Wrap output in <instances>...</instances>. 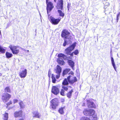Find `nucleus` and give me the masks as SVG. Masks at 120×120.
Listing matches in <instances>:
<instances>
[{
  "instance_id": "f257e3e1",
  "label": "nucleus",
  "mask_w": 120,
  "mask_h": 120,
  "mask_svg": "<svg viewBox=\"0 0 120 120\" xmlns=\"http://www.w3.org/2000/svg\"><path fill=\"white\" fill-rule=\"evenodd\" d=\"M58 58L57 60L58 63L61 65H64V62L63 59L64 60L66 59L67 58L66 56L64 54L60 53L58 54Z\"/></svg>"
},
{
  "instance_id": "f03ea898",
  "label": "nucleus",
  "mask_w": 120,
  "mask_h": 120,
  "mask_svg": "<svg viewBox=\"0 0 120 120\" xmlns=\"http://www.w3.org/2000/svg\"><path fill=\"white\" fill-rule=\"evenodd\" d=\"M70 33L67 30H64L62 32L61 36L63 38H64L65 39H72V36L70 35Z\"/></svg>"
},
{
  "instance_id": "7ed1b4c3",
  "label": "nucleus",
  "mask_w": 120,
  "mask_h": 120,
  "mask_svg": "<svg viewBox=\"0 0 120 120\" xmlns=\"http://www.w3.org/2000/svg\"><path fill=\"white\" fill-rule=\"evenodd\" d=\"M83 113L86 116H91L95 114V111L92 109H86L84 110Z\"/></svg>"
},
{
  "instance_id": "20e7f679",
  "label": "nucleus",
  "mask_w": 120,
  "mask_h": 120,
  "mask_svg": "<svg viewBox=\"0 0 120 120\" xmlns=\"http://www.w3.org/2000/svg\"><path fill=\"white\" fill-rule=\"evenodd\" d=\"M76 45V42H75L66 48L65 50L66 53L67 54H70L71 52L74 49Z\"/></svg>"
},
{
  "instance_id": "39448f33",
  "label": "nucleus",
  "mask_w": 120,
  "mask_h": 120,
  "mask_svg": "<svg viewBox=\"0 0 120 120\" xmlns=\"http://www.w3.org/2000/svg\"><path fill=\"white\" fill-rule=\"evenodd\" d=\"M49 0H46V2L47 5V13L48 14L49 12L53 8V4L51 2H48Z\"/></svg>"
},
{
  "instance_id": "423d86ee",
  "label": "nucleus",
  "mask_w": 120,
  "mask_h": 120,
  "mask_svg": "<svg viewBox=\"0 0 120 120\" xmlns=\"http://www.w3.org/2000/svg\"><path fill=\"white\" fill-rule=\"evenodd\" d=\"M11 97V95L7 93L4 94L2 97V99L3 101L5 102L8 101Z\"/></svg>"
},
{
  "instance_id": "0eeeda50",
  "label": "nucleus",
  "mask_w": 120,
  "mask_h": 120,
  "mask_svg": "<svg viewBox=\"0 0 120 120\" xmlns=\"http://www.w3.org/2000/svg\"><path fill=\"white\" fill-rule=\"evenodd\" d=\"M61 70V68L59 66L57 65L56 68L55 69V71L57 74V75H56V77L57 79H58L59 78Z\"/></svg>"
},
{
  "instance_id": "6e6552de",
  "label": "nucleus",
  "mask_w": 120,
  "mask_h": 120,
  "mask_svg": "<svg viewBox=\"0 0 120 120\" xmlns=\"http://www.w3.org/2000/svg\"><path fill=\"white\" fill-rule=\"evenodd\" d=\"M67 80L68 82L71 84H73L77 81V79L76 77H73L71 75H69L67 77Z\"/></svg>"
},
{
  "instance_id": "1a4fd4ad",
  "label": "nucleus",
  "mask_w": 120,
  "mask_h": 120,
  "mask_svg": "<svg viewBox=\"0 0 120 120\" xmlns=\"http://www.w3.org/2000/svg\"><path fill=\"white\" fill-rule=\"evenodd\" d=\"M50 21L52 24L54 25L58 24L60 20L61 19H56L54 17L51 16L50 18Z\"/></svg>"
},
{
  "instance_id": "9d476101",
  "label": "nucleus",
  "mask_w": 120,
  "mask_h": 120,
  "mask_svg": "<svg viewBox=\"0 0 120 120\" xmlns=\"http://www.w3.org/2000/svg\"><path fill=\"white\" fill-rule=\"evenodd\" d=\"M51 107L52 108L55 109L56 108V106L58 105V103L57 100L56 99H55L52 100L51 101Z\"/></svg>"
},
{
  "instance_id": "9b49d317",
  "label": "nucleus",
  "mask_w": 120,
  "mask_h": 120,
  "mask_svg": "<svg viewBox=\"0 0 120 120\" xmlns=\"http://www.w3.org/2000/svg\"><path fill=\"white\" fill-rule=\"evenodd\" d=\"M27 71L26 69H24L19 72V75L20 77L21 78H24L27 75Z\"/></svg>"
},
{
  "instance_id": "f8f14e48",
  "label": "nucleus",
  "mask_w": 120,
  "mask_h": 120,
  "mask_svg": "<svg viewBox=\"0 0 120 120\" xmlns=\"http://www.w3.org/2000/svg\"><path fill=\"white\" fill-rule=\"evenodd\" d=\"M63 0H58L56 8L57 9H60L62 10L63 9Z\"/></svg>"
},
{
  "instance_id": "ddd939ff",
  "label": "nucleus",
  "mask_w": 120,
  "mask_h": 120,
  "mask_svg": "<svg viewBox=\"0 0 120 120\" xmlns=\"http://www.w3.org/2000/svg\"><path fill=\"white\" fill-rule=\"evenodd\" d=\"M51 92L55 95H57L59 93V89L56 86H53L52 87Z\"/></svg>"
},
{
  "instance_id": "4468645a",
  "label": "nucleus",
  "mask_w": 120,
  "mask_h": 120,
  "mask_svg": "<svg viewBox=\"0 0 120 120\" xmlns=\"http://www.w3.org/2000/svg\"><path fill=\"white\" fill-rule=\"evenodd\" d=\"M72 39H64V41L63 44L64 46H65L67 45L71 44V43Z\"/></svg>"
},
{
  "instance_id": "2eb2a0df",
  "label": "nucleus",
  "mask_w": 120,
  "mask_h": 120,
  "mask_svg": "<svg viewBox=\"0 0 120 120\" xmlns=\"http://www.w3.org/2000/svg\"><path fill=\"white\" fill-rule=\"evenodd\" d=\"M33 114V117H36L38 118H40L41 116L40 113H39L38 111H34L32 113Z\"/></svg>"
},
{
  "instance_id": "dca6fc26",
  "label": "nucleus",
  "mask_w": 120,
  "mask_h": 120,
  "mask_svg": "<svg viewBox=\"0 0 120 120\" xmlns=\"http://www.w3.org/2000/svg\"><path fill=\"white\" fill-rule=\"evenodd\" d=\"M88 103V106L89 108H95V106L94 103L89 101H87Z\"/></svg>"
},
{
  "instance_id": "f3484780",
  "label": "nucleus",
  "mask_w": 120,
  "mask_h": 120,
  "mask_svg": "<svg viewBox=\"0 0 120 120\" xmlns=\"http://www.w3.org/2000/svg\"><path fill=\"white\" fill-rule=\"evenodd\" d=\"M22 111H20L18 112H15L14 114V115L15 117L19 116H21L22 114Z\"/></svg>"
},
{
  "instance_id": "a211bd4d",
  "label": "nucleus",
  "mask_w": 120,
  "mask_h": 120,
  "mask_svg": "<svg viewBox=\"0 0 120 120\" xmlns=\"http://www.w3.org/2000/svg\"><path fill=\"white\" fill-rule=\"evenodd\" d=\"M68 62L69 65L73 69L74 64V62L71 60H68Z\"/></svg>"
},
{
  "instance_id": "6ab92c4d",
  "label": "nucleus",
  "mask_w": 120,
  "mask_h": 120,
  "mask_svg": "<svg viewBox=\"0 0 120 120\" xmlns=\"http://www.w3.org/2000/svg\"><path fill=\"white\" fill-rule=\"evenodd\" d=\"M70 71V69L69 68H66L64 70L62 73V75L64 76V75L67 74Z\"/></svg>"
},
{
  "instance_id": "aec40b11",
  "label": "nucleus",
  "mask_w": 120,
  "mask_h": 120,
  "mask_svg": "<svg viewBox=\"0 0 120 120\" xmlns=\"http://www.w3.org/2000/svg\"><path fill=\"white\" fill-rule=\"evenodd\" d=\"M111 59L112 65L115 70L116 71V68L115 67V65L114 63V60L113 57H112L111 56Z\"/></svg>"
},
{
  "instance_id": "412c9836",
  "label": "nucleus",
  "mask_w": 120,
  "mask_h": 120,
  "mask_svg": "<svg viewBox=\"0 0 120 120\" xmlns=\"http://www.w3.org/2000/svg\"><path fill=\"white\" fill-rule=\"evenodd\" d=\"M73 92V90L72 89H71V91L68 92L67 94V96L68 98H71L72 94V93Z\"/></svg>"
},
{
  "instance_id": "4be33fe9",
  "label": "nucleus",
  "mask_w": 120,
  "mask_h": 120,
  "mask_svg": "<svg viewBox=\"0 0 120 120\" xmlns=\"http://www.w3.org/2000/svg\"><path fill=\"white\" fill-rule=\"evenodd\" d=\"M57 11L59 14V15L60 16L63 17L64 15V13H63L61 10H58Z\"/></svg>"
},
{
  "instance_id": "5701e85b",
  "label": "nucleus",
  "mask_w": 120,
  "mask_h": 120,
  "mask_svg": "<svg viewBox=\"0 0 120 120\" xmlns=\"http://www.w3.org/2000/svg\"><path fill=\"white\" fill-rule=\"evenodd\" d=\"M5 52V49L3 47L0 45V53H4Z\"/></svg>"
},
{
  "instance_id": "b1692460",
  "label": "nucleus",
  "mask_w": 120,
  "mask_h": 120,
  "mask_svg": "<svg viewBox=\"0 0 120 120\" xmlns=\"http://www.w3.org/2000/svg\"><path fill=\"white\" fill-rule=\"evenodd\" d=\"M9 47L11 50L12 52H13V51L16 49V47L15 46L10 45L9 46Z\"/></svg>"
},
{
  "instance_id": "393cba45",
  "label": "nucleus",
  "mask_w": 120,
  "mask_h": 120,
  "mask_svg": "<svg viewBox=\"0 0 120 120\" xmlns=\"http://www.w3.org/2000/svg\"><path fill=\"white\" fill-rule=\"evenodd\" d=\"M6 57L8 58L11 57L12 56V55L11 53H10L8 52H6Z\"/></svg>"
},
{
  "instance_id": "a878e982",
  "label": "nucleus",
  "mask_w": 120,
  "mask_h": 120,
  "mask_svg": "<svg viewBox=\"0 0 120 120\" xmlns=\"http://www.w3.org/2000/svg\"><path fill=\"white\" fill-rule=\"evenodd\" d=\"M63 85H67L68 84V83L67 81V79L66 78L65 79L62 83Z\"/></svg>"
},
{
  "instance_id": "bb28decb",
  "label": "nucleus",
  "mask_w": 120,
  "mask_h": 120,
  "mask_svg": "<svg viewBox=\"0 0 120 120\" xmlns=\"http://www.w3.org/2000/svg\"><path fill=\"white\" fill-rule=\"evenodd\" d=\"M51 78L52 79V82L53 83H55L56 81V79L55 76V75L53 74H52L51 75Z\"/></svg>"
},
{
  "instance_id": "cd10ccee",
  "label": "nucleus",
  "mask_w": 120,
  "mask_h": 120,
  "mask_svg": "<svg viewBox=\"0 0 120 120\" xmlns=\"http://www.w3.org/2000/svg\"><path fill=\"white\" fill-rule=\"evenodd\" d=\"M5 92L9 93H11V91L10 88L8 86H7L5 88Z\"/></svg>"
},
{
  "instance_id": "c85d7f7f",
  "label": "nucleus",
  "mask_w": 120,
  "mask_h": 120,
  "mask_svg": "<svg viewBox=\"0 0 120 120\" xmlns=\"http://www.w3.org/2000/svg\"><path fill=\"white\" fill-rule=\"evenodd\" d=\"M8 113H5L4 115V120H8Z\"/></svg>"
},
{
  "instance_id": "c756f323",
  "label": "nucleus",
  "mask_w": 120,
  "mask_h": 120,
  "mask_svg": "<svg viewBox=\"0 0 120 120\" xmlns=\"http://www.w3.org/2000/svg\"><path fill=\"white\" fill-rule=\"evenodd\" d=\"M19 104L21 108H22L24 107V105H23V102L21 101L19 102Z\"/></svg>"
},
{
  "instance_id": "7c9ffc66",
  "label": "nucleus",
  "mask_w": 120,
  "mask_h": 120,
  "mask_svg": "<svg viewBox=\"0 0 120 120\" xmlns=\"http://www.w3.org/2000/svg\"><path fill=\"white\" fill-rule=\"evenodd\" d=\"M59 113L61 114H62L63 113V110L62 108H60L59 110Z\"/></svg>"
},
{
  "instance_id": "2f4dec72",
  "label": "nucleus",
  "mask_w": 120,
  "mask_h": 120,
  "mask_svg": "<svg viewBox=\"0 0 120 120\" xmlns=\"http://www.w3.org/2000/svg\"><path fill=\"white\" fill-rule=\"evenodd\" d=\"M19 52V50L18 49H16L15 50L13 51V52H12V53L13 54H17Z\"/></svg>"
},
{
  "instance_id": "473e14b6",
  "label": "nucleus",
  "mask_w": 120,
  "mask_h": 120,
  "mask_svg": "<svg viewBox=\"0 0 120 120\" xmlns=\"http://www.w3.org/2000/svg\"><path fill=\"white\" fill-rule=\"evenodd\" d=\"M80 120H90L89 119L86 117H82Z\"/></svg>"
},
{
  "instance_id": "72a5a7b5",
  "label": "nucleus",
  "mask_w": 120,
  "mask_h": 120,
  "mask_svg": "<svg viewBox=\"0 0 120 120\" xmlns=\"http://www.w3.org/2000/svg\"><path fill=\"white\" fill-rule=\"evenodd\" d=\"M64 91L63 89H62L61 91L60 92V94L62 96H64Z\"/></svg>"
},
{
  "instance_id": "f704fd0d",
  "label": "nucleus",
  "mask_w": 120,
  "mask_h": 120,
  "mask_svg": "<svg viewBox=\"0 0 120 120\" xmlns=\"http://www.w3.org/2000/svg\"><path fill=\"white\" fill-rule=\"evenodd\" d=\"M120 12H119L117 15H116V17H117V19H116V20H117V22L119 19V17H120Z\"/></svg>"
},
{
  "instance_id": "c9c22d12",
  "label": "nucleus",
  "mask_w": 120,
  "mask_h": 120,
  "mask_svg": "<svg viewBox=\"0 0 120 120\" xmlns=\"http://www.w3.org/2000/svg\"><path fill=\"white\" fill-rule=\"evenodd\" d=\"M73 53L75 55H76L79 53V52L78 50H76Z\"/></svg>"
},
{
  "instance_id": "e433bc0d",
  "label": "nucleus",
  "mask_w": 120,
  "mask_h": 120,
  "mask_svg": "<svg viewBox=\"0 0 120 120\" xmlns=\"http://www.w3.org/2000/svg\"><path fill=\"white\" fill-rule=\"evenodd\" d=\"M62 87L63 89L66 91H67L68 89V88L67 87L63 85L62 86Z\"/></svg>"
},
{
  "instance_id": "4c0bfd02",
  "label": "nucleus",
  "mask_w": 120,
  "mask_h": 120,
  "mask_svg": "<svg viewBox=\"0 0 120 120\" xmlns=\"http://www.w3.org/2000/svg\"><path fill=\"white\" fill-rule=\"evenodd\" d=\"M104 4H105V6H109V4L108 2H106Z\"/></svg>"
},
{
  "instance_id": "58836bf2",
  "label": "nucleus",
  "mask_w": 120,
  "mask_h": 120,
  "mask_svg": "<svg viewBox=\"0 0 120 120\" xmlns=\"http://www.w3.org/2000/svg\"><path fill=\"white\" fill-rule=\"evenodd\" d=\"M51 74V71L50 70H49L48 72V76L49 77H50Z\"/></svg>"
},
{
  "instance_id": "ea45409f",
  "label": "nucleus",
  "mask_w": 120,
  "mask_h": 120,
  "mask_svg": "<svg viewBox=\"0 0 120 120\" xmlns=\"http://www.w3.org/2000/svg\"><path fill=\"white\" fill-rule=\"evenodd\" d=\"M18 101V100L16 99H14L13 100V102L14 103H15Z\"/></svg>"
},
{
  "instance_id": "a19ab883",
  "label": "nucleus",
  "mask_w": 120,
  "mask_h": 120,
  "mask_svg": "<svg viewBox=\"0 0 120 120\" xmlns=\"http://www.w3.org/2000/svg\"><path fill=\"white\" fill-rule=\"evenodd\" d=\"M12 103V101H10L9 102H8L7 103V105H9L11 104Z\"/></svg>"
},
{
  "instance_id": "79ce46f5",
  "label": "nucleus",
  "mask_w": 120,
  "mask_h": 120,
  "mask_svg": "<svg viewBox=\"0 0 120 120\" xmlns=\"http://www.w3.org/2000/svg\"><path fill=\"white\" fill-rule=\"evenodd\" d=\"M74 74L73 72L72 71H71L70 72L68 73L69 75H70V74L71 75H73Z\"/></svg>"
},
{
  "instance_id": "37998d69",
  "label": "nucleus",
  "mask_w": 120,
  "mask_h": 120,
  "mask_svg": "<svg viewBox=\"0 0 120 120\" xmlns=\"http://www.w3.org/2000/svg\"><path fill=\"white\" fill-rule=\"evenodd\" d=\"M73 53H74L73 52L72 53H70V54H68V55H70L71 56H73Z\"/></svg>"
},
{
  "instance_id": "c03bdc74",
  "label": "nucleus",
  "mask_w": 120,
  "mask_h": 120,
  "mask_svg": "<svg viewBox=\"0 0 120 120\" xmlns=\"http://www.w3.org/2000/svg\"><path fill=\"white\" fill-rule=\"evenodd\" d=\"M107 0H104L103 1V3L104 4L105 3V2L106 1H107Z\"/></svg>"
},
{
  "instance_id": "a18cd8bd",
  "label": "nucleus",
  "mask_w": 120,
  "mask_h": 120,
  "mask_svg": "<svg viewBox=\"0 0 120 120\" xmlns=\"http://www.w3.org/2000/svg\"><path fill=\"white\" fill-rule=\"evenodd\" d=\"M18 120H23V119H20Z\"/></svg>"
},
{
  "instance_id": "49530a36",
  "label": "nucleus",
  "mask_w": 120,
  "mask_h": 120,
  "mask_svg": "<svg viewBox=\"0 0 120 120\" xmlns=\"http://www.w3.org/2000/svg\"><path fill=\"white\" fill-rule=\"evenodd\" d=\"M56 0H54V1L55 2H56Z\"/></svg>"
},
{
  "instance_id": "de8ad7c7",
  "label": "nucleus",
  "mask_w": 120,
  "mask_h": 120,
  "mask_svg": "<svg viewBox=\"0 0 120 120\" xmlns=\"http://www.w3.org/2000/svg\"><path fill=\"white\" fill-rule=\"evenodd\" d=\"M1 75H2V74L1 73H0V76H1Z\"/></svg>"
},
{
  "instance_id": "09e8293b",
  "label": "nucleus",
  "mask_w": 120,
  "mask_h": 120,
  "mask_svg": "<svg viewBox=\"0 0 120 120\" xmlns=\"http://www.w3.org/2000/svg\"><path fill=\"white\" fill-rule=\"evenodd\" d=\"M27 52H29V50H27Z\"/></svg>"
},
{
  "instance_id": "8fccbe9b",
  "label": "nucleus",
  "mask_w": 120,
  "mask_h": 120,
  "mask_svg": "<svg viewBox=\"0 0 120 120\" xmlns=\"http://www.w3.org/2000/svg\"><path fill=\"white\" fill-rule=\"evenodd\" d=\"M105 7H104V8H105Z\"/></svg>"
},
{
  "instance_id": "3c124183",
  "label": "nucleus",
  "mask_w": 120,
  "mask_h": 120,
  "mask_svg": "<svg viewBox=\"0 0 120 120\" xmlns=\"http://www.w3.org/2000/svg\"><path fill=\"white\" fill-rule=\"evenodd\" d=\"M68 9H69V8H68Z\"/></svg>"
},
{
  "instance_id": "603ef678",
  "label": "nucleus",
  "mask_w": 120,
  "mask_h": 120,
  "mask_svg": "<svg viewBox=\"0 0 120 120\" xmlns=\"http://www.w3.org/2000/svg\"><path fill=\"white\" fill-rule=\"evenodd\" d=\"M40 16H41V14H40Z\"/></svg>"
}]
</instances>
